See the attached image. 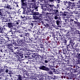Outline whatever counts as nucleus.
<instances>
[{"mask_svg":"<svg viewBox=\"0 0 80 80\" xmlns=\"http://www.w3.org/2000/svg\"><path fill=\"white\" fill-rule=\"evenodd\" d=\"M42 14H40V17L41 18H44V20L45 21V23L46 24H44L43 25L45 27H50V20L48 19L47 18V16L49 17V13L47 12H44L42 11Z\"/></svg>","mask_w":80,"mask_h":80,"instance_id":"obj_1","label":"nucleus"},{"mask_svg":"<svg viewBox=\"0 0 80 80\" xmlns=\"http://www.w3.org/2000/svg\"><path fill=\"white\" fill-rule=\"evenodd\" d=\"M76 58H80V54H79L78 53H77L76 55Z\"/></svg>","mask_w":80,"mask_h":80,"instance_id":"obj_63","label":"nucleus"},{"mask_svg":"<svg viewBox=\"0 0 80 80\" xmlns=\"http://www.w3.org/2000/svg\"><path fill=\"white\" fill-rule=\"evenodd\" d=\"M46 71H47L49 75H53V71L52 70L50 69L49 68H48Z\"/></svg>","mask_w":80,"mask_h":80,"instance_id":"obj_23","label":"nucleus"},{"mask_svg":"<svg viewBox=\"0 0 80 80\" xmlns=\"http://www.w3.org/2000/svg\"><path fill=\"white\" fill-rule=\"evenodd\" d=\"M32 14L33 15H35V16H37L38 17L40 16V14L38 12H35L33 13H32Z\"/></svg>","mask_w":80,"mask_h":80,"instance_id":"obj_32","label":"nucleus"},{"mask_svg":"<svg viewBox=\"0 0 80 80\" xmlns=\"http://www.w3.org/2000/svg\"><path fill=\"white\" fill-rule=\"evenodd\" d=\"M16 24H17V25H18V24H21V21L20 20H17V21H16Z\"/></svg>","mask_w":80,"mask_h":80,"instance_id":"obj_54","label":"nucleus"},{"mask_svg":"<svg viewBox=\"0 0 80 80\" xmlns=\"http://www.w3.org/2000/svg\"><path fill=\"white\" fill-rule=\"evenodd\" d=\"M56 40H57L58 41H59L60 42H61V41H63V38H62V37H56Z\"/></svg>","mask_w":80,"mask_h":80,"instance_id":"obj_29","label":"nucleus"},{"mask_svg":"<svg viewBox=\"0 0 80 80\" xmlns=\"http://www.w3.org/2000/svg\"><path fill=\"white\" fill-rule=\"evenodd\" d=\"M30 55V53L28 52H25L24 54H23L24 58H28L29 57V55Z\"/></svg>","mask_w":80,"mask_h":80,"instance_id":"obj_26","label":"nucleus"},{"mask_svg":"<svg viewBox=\"0 0 80 80\" xmlns=\"http://www.w3.org/2000/svg\"><path fill=\"white\" fill-rule=\"evenodd\" d=\"M19 38L20 40H22V41L23 42V41H25V37H24V36L22 37H20Z\"/></svg>","mask_w":80,"mask_h":80,"instance_id":"obj_53","label":"nucleus"},{"mask_svg":"<svg viewBox=\"0 0 80 80\" xmlns=\"http://www.w3.org/2000/svg\"><path fill=\"white\" fill-rule=\"evenodd\" d=\"M60 32L61 33H62V32H63L64 33H66V35H67V36H68L69 35V34L68 33H70V32H69L67 30H65V29H61L60 30Z\"/></svg>","mask_w":80,"mask_h":80,"instance_id":"obj_18","label":"nucleus"},{"mask_svg":"<svg viewBox=\"0 0 80 80\" xmlns=\"http://www.w3.org/2000/svg\"><path fill=\"white\" fill-rule=\"evenodd\" d=\"M31 46L32 48H38V45H37V44H33L31 45Z\"/></svg>","mask_w":80,"mask_h":80,"instance_id":"obj_46","label":"nucleus"},{"mask_svg":"<svg viewBox=\"0 0 80 80\" xmlns=\"http://www.w3.org/2000/svg\"><path fill=\"white\" fill-rule=\"evenodd\" d=\"M78 64H80V60H78L76 61V65H78Z\"/></svg>","mask_w":80,"mask_h":80,"instance_id":"obj_60","label":"nucleus"},{"mask_svg":"<svg viewBox=\"0 0 80 80\" xmlns=\"http://www.w3.org/2000/svg\"><path fill=\"white\" fill-rule=\"evenodd\" d=\"M6 24L7 25V26L8 28L11 29L12 28H13V23L11 22H8L7 23H6Z\"/></svg>","mask_w":80,"mask_h":80,"instance_id":"obj_14","label":"nucleus"},{"mask_svg":"<svg viewBox=\"0 0 80 80\" xmlns=\"http://www.w3.org/2000/svg\"><path fill=\"white\" fill-rule=\"evenodd\" d=\"M25 35L26 37H29V33L28 32H25L24 33V36H25Z\"/></svg>","mask_w":80,"mask_h":80,"instance_id":"obj_61","label":"nucleus"},{"mask_svg":"<svg viewBox=\"0 0 80 80\" xmlns=\"http://www.w3.org/2000/svg\"><path fill=\"white\" fill-rule=\"evenodd\" d=\"M68 41H69V43H70V44H72L73 43V41H72V39L70 38H68Z\"/></svg>","mask_w":80,"mask_h":80,"instance_id":"obj_51","label":"nucleus"},{"mask_svg":"<svg viewBox=\"0 0 80 80\" xmlns=\"http://www.w3.org/2000/svg\"><path fill=\"white\" fill-rule=\"evenodd\" d=\"M58 8H60V4H57L56 5L55 8H54L53 9L52 12V14L54 15V18L55 20H61L60 18L59 17V11H58Z\"/></svg>","mask_w":80,"mask_h":80,"instance_id":"obj_3","label":"nucleus"},{"mask_svg":"<svg viewBox=\"0 0 80 80\" xmlns=\"http://www.w3.org/2000/svg\"><path fill=\"white\" fill-rule=\"evenodd\" d=\"M12 39L14 42H17L18 39V37H13Z\"/></svg>","mask_w":80,"mask_h":80,"instance_id":"obj_55","label":"nucleus"},{"mask_svg":"<svg viewBox=\"0 0 80 80\" xmlns=\"http://www.w3.org/2000/svg\"><path fill=\"white\" fill-rule=\"evenodd\" d=\"M3 70L6 73H8V74L9 75L12 74L13 73L11 71L10 69L7 66H4Z\"/></svg>","mask_w":80,"mask_h":80,"instance_id":"obj_6","label":"nucleus"},{"mask_svg":"<svg viewBox=\"0 0 80 80\" xmlns=\"http://www.w3.org/2000/svg\"><path fill=\"white\" fill-rule=\"evenodd\" d=\"M80 18V17L79 16V15L78 16H75L74 17V19L76 20V21H77V22H78V18Z\"/></svg>","mask_w":80,"mask_h":80,"instance_id":"obj_45","label":"nucleus"},{"mask_svg":"<svg viewBox=\"0 0 80 80\" xmlns=\"http://www.w3.org/2000/svg\"><path fill=\"white\" fill-rule=\"evenodd\" d=\"M69 66H70L71 67H73V68H75L76 67V69L77 70H78V71H79L80 70V67H79V66H78V65H75L74 64H70V65H69Z\"/></svg>","mask_w":80,"mask_h":80,"instance_id":"obj_17","label":"nucleus"},{"mask_svg":"<svg viewBox=\"0 0 80 80\" xmlns=\"http://www.w3.org/2000/svg\"><path fill=\"white\" fill-rule=\"evenodd\" d=\"M30 3L28 2H22L21 6V8L23 9L22 14L29 15H30V11L29 10H26L27 8H30Z\"/></svg>","mask_w":80,"mask_h":80,"instance_id":"obj_2","label":"nucleus"},{"mask_svg":"<svg viewBox=\"0 0 80 80\" xmlns=\"http://www.w3.org/2000/svg\"><path fill=\"white\" fill-rule=\"evenodd\" d=\"M40 31L39 30L38 32L37 33V34L38 35H36L35 34H34V36L35 38V39L36 40H37L36 41L37 42L38 41V39L39 40V39L38 38H39V37L40 36H41V32H40Z\"/></svg>","mask_w":80,"mask_h":80,"instance_id":"obj_8","label":"nucleus"},{"mask_svg":"<svg viewBox=\"0 0 80 80\" xmlns=\"http://www.w3.org/2000/svg\"><path fill=\"white\" fill-rule=\"evenodd\" d=\"M42 77H40L37 78H36V79L38 80H43V79H46L47 78H46V76H47V75L45 74H42Z\"/></svg>","mask_w":80,"mask_h":80,"instance_id":"obj_11","label":"nucleus"},{"mask_svg":"<svg viewBox=\"0 0 80 80\" xmlns=\"http://www.w3.org/2000/svg\"><path fill=\"white\" fill-rule=\"evenodd\" d=\"M25 2L27 3V2H28L27 1V0H21V6H22V5L23 2L25 3Z\"/></svg>","mask_w":80,"mask_h":80,"instance_id":"obj_48","label":"nucleus"},{"mask_svg":"<svg viewBox=\"0 0 80 80\" xmlns=\"http://www.w3.org/2000/svg\"><path fill=\"white\" fill-rule=\"evenodd\" d=\"M49 36H50V37H52L54 40L55 39V38H56V37H55V34L54 32H52L51 33L50 35Z\"/></svg>","mask_w":80,"mask_h":80,"instance_id":"obj_40","label":"nucleus"},{"mask_svg":"<svg viewBox=\"0 0 80 80\" xmlns=\"http://www.w3.org/2000/svg\"><path fill=\"white\" fill-rule=\"evenodd\" d=\"M32 45V41L30 42H28L26 43V46L28 47V48H30V47H31Z\"/></svg>","mask_w":80,"mask_h":80,"instance_id":"obj_33","label":"nucleus"},{"mask_svg":"<svg viewBox=\"0 0 80 80\" xmlns=\"http://www.w3.org/2000/svg\"><path fill=\"white\" fill-rule=\"evenodd\" d=\"M68 79H72V80H73V78L74 77V76L72 74H71L69 75L68 76Z\"/></svg>","mask_w":80,"mask_h":80,"instance_id":"obj_39","label":"nucleus"},{"mask_svg":"<svg viewBox=\"0 0 80 80\" xmlns=\"http://www.w3.org/2000/svg\"><path fill=\"white\" fill-rule=\"evenodd\" d=\"M48 68L46 67V66L44 65H41L39 67V69L42 70H44L45 71H47Z\"/></svg>","mask_w":80,"mask_h":80,"instance_id":"obj_15","label":"nucleus"},{"mask_svg":"<svg viewBox=\"0 0 80 80\" xmlns=\"http://www.w3.org/2000/svg\"><path fill=\"white\" fill-rule=\"evenodd\" d=\"M21 17L22 20L23 21H26L27 20H29L30 18L28 17H25V16L24 17H22V16H21Z\"/></svg>","mask_w":80,"mask_h":80,"instance_id":"obj_24","label":"nucleus"},{"mask_svg":"<svg viewBox=\"0 0 80 80\" xmlns=\"http://www.w3.org/2000/svg\"><path fill=\"white\" fill-rule=\"evenodd\" d=\"M13 55H16V56H15L14 58V61H16V62H18V61H20V57H19L17 55L16 53H14Z\"/></svg>","mask_w":80,"mask_h":80,"instance_id":"obj_16","label":"nucleus"},{"mask_svg":"<svg viewBox=\"0 0 80 80\" xmlns=\"http://www.w3.org/2000/svg\"><path fill=\"white\" fill-rule=\"evenodd\" d=\"M22 50H23V51H26L27 50V49L26 48L23 47L22 48Z\"/></svg>","mask_w":80,"mask_h":80,"instance_id":"obj_64","label":"nucleus"},{"mask_svg":"<svg viewBox=\"0 0 80 80\" xmlns=\"http://www.w3.org/2000/svg\"><path fill=\"white\" fill-rule=\"evenodd\" d=\"M63 43L64 44V45H67V40L66 39H64L63 40Z\"/></svg>","mask_w":80,"mask_h":80,"instance_id":"obj_58","label":"nucleus"},{"mask_svg":"<svg viewBox=\"0 0 80 80\" xmlns=\"http://www.w3.org/2000/svg\"><path fill=\"white\" fill-rule=\"evenodd\" d=\"M9 32H11L12 35L14 36L15 34V33H17V28H13L11 29V30L9 31Z\"/></svg>","mask_w":80,"mask_h":80,"instance_id":"obj_12","label":"nucleus"},{"mask_svg":"<svg viewBox=\"0 0 80 80\" xmlns=\"http://www.w3.org/2000/svg\"><path fill=\"white\" fill-rule=\"evenodd\" d=\"M5 5L6 6L4 7V8H6L7 9H8V10H12V7H11L10 5L8 4H5Z\"/></svg>","mask_w":80,"mask_h":80,"instance_id":"obj_22","label":"nucleus"},{"mask_svg":"<svg viewBox=\"0 0 80 80\" xmlns=\"http://www.w3.org/2000/svg\"><path fill=\"white\" fill-rule=\"evenodd\" d=\"M51 61V59L50 58H49L48 59L45 60L44 61H42V63H48V62H50V61Z\"/></svg>","mask_w":80,"mask_h":80,"instance_id":"obj_25","label":"nucleus"},{"mask_svg":"<svg viewBox=\"0 0 80 80\" xmlns=\"http://www.w3.org/2000/svg\"><path fill=\"white\" fill-rule=\"evenodd\" d=\"M31 40L30 39V38H27L26 39H25L24 41V42H31Z\"/></svg>","mask_w":80,"mask_h":80,"instance_id":"obj_52","label":"nucleus"},{"mask_svg":"<svg viewBox=\"0 0 80 80\" xmlns=\"http://www.w3.org/2000/svg\"><path fill=\"white\" fill-rule=\"evenodd\" d=\"M34 20H38V19H39V18H41L40 16H34L33 18Z\"/></svg>","mask_w":80,"mask_h":80,"instance_id":"obj_43","label":"nucleus"},{"mask_svg":"<svg viewBox=\"0 0 80 80\" xmlns=\"http://www.w3.org/2000/svg\"><path fill=\"white\" fill-rule=\"evenodd\" d=\"M6 46L8 48H11L12 46V43H8L6 44Z\"/></svg>","mask_w":80,"mask_h":80,"instance_id":"obj_50","label":"nucleus"},{"mask_svg":"<svg viewBox=\"0 0 80 80\" xmlns=\"http://www.w3.org/2000/svg\"><path fill=\"white\" fill-rule=\"evenodd\" d=\"M31 57H31L32 58H35V59L37 58V57L38 56V55H37V54L36 53H34V54H32L31 55Z\"/></svg>","mask_w":80,"mask_h":80,"instance_id":"obj_42","label":"nucleus"},{"mask_svg":"<svg viewBox=\"0 0 80 80\" xmlns=\"http://www.w3.org/2000/svg\"><path fill=\"white\" fill-rule=\"evenodd\" d=\"M70 24H71V22H66V23H64V25L66 26V27L68 28V27H70Z\"/></svg>","mask_w":80,"mask_h":80,"instance_id":"obj_38","label":"nucleus"},{"mask_svg":"<svg viewBox=\"0 0 80 80\" xmlns=\"http://www.w3.org/2000/svg\"><path fill=\"white\" fill-rule=\"evenodd\" d=\"M16 77L18 78L17 80H22V77L20 74L15 75Z\"/></svg>","mask_w":80,"mask_h":80,"instance_id":"obj_27","label":"nucleus"},{"mask_svg":"<svg viewBox=\"0 0 80 80\" xmlns=\"http://www.w3.org/2000/svg\"><path fill=\"white\" fill-rule=\"evenodd\" d=\"M6 15H9L10 17H11V13L9 12L8 11H6Z\"/></svg>","mask_w":80,"mask_h":80,"instance_id":"obj_59","label":"nucleus"},{"mask_svg":"<svg viewBox=\"0 0 80 80\" xmlns=\"http://www.w3.org/2000/svg\"><path fill=\"white\" fill-rule=\"evenodd\" d=\"M3 28H1L0 26V33H3ZM0 38H1V36L0 35Z\"/></svg>","mask_w":80,"mask_h":80,"instance_id":"obj_56","label":"nucleus"},{"mask_svg":"<svg viewBox=\"0 0 80 80\" xmlns=\"http://www.w3.org/2000/svg\"><path fill=\"white\" fill-rule=\"evenodd\" d=\"M3 9H0V15L1 16H3Z\"/></svg>","mask_w":80,"mask_h":80,"instance_id":"obj_49","label":"nucleus"},{"mask_svg":"<svg viewBox=\"0 0 80 80\" xmlns=\"http://www.w3.org/2000/svg\"><path fill=\"white\" fill-rule=\"evenodd\" d=\"M53 43H54L56 44H57L58 45H60V42L59 41H57V40H56L55 39L54 40V41H52L51 42V44H53Z\"/></svg>","mask_w":80,"mask_h":80,"instance_id":"obj_36","label":"nucleus"},{"mask_svg":"<svg viewBox=\"0 0 80 80\" xmlns=\"http://www.w3.org/2000/svg\"><path fill=\"white\" fill-rule=\"evenodd\" d=\"M53 72H54V73H55L56 74H60V72H59L58 69H57L56 70L55 69L54 71H53Z\"/></svg>","mask_w":80,"mask_h":80,"instance_id":"obj_44","label":"nucleus"},{"mask_svg":"<svg viewBox=\"0 0 80 80\" xmlns=\"http://www.w3.org/2000/svg\"><path fill=\"white\" fill-rule=\"evenodd\" d=\"M19 55L21 58H24L23 57V54L22 53H20L19 54Z\"/></svg>","mask_w":80,"mask_h":80,"instance_id":"obj_62","label":"nucleus"},{"mask_svg":"<svg viewBox=\"0 0 80 80\" xmlns=\"http://www.w3.org/2000/svg\"><path fill=\"white\" fill-rule=\"evenodd\" d=\"M76 53L74 52L72 53V52H70L69 53V55L71 57V58L72 59L73 58H76Z\"/></svg>","mask_w":80,"mask_h":80,"instance_id":"obj_13","label":"nucleus"},{"mask_svg":"<svg viewBox=\"0 0 80 80\" xmlns=\"http://www.w3.org/2000/svg\"><path fill=\"white\" fill-rule=\"evenodd\" d=\"M13 51H14L13 49L12 48V47L11 48H9L8 49H6L5 50V52H7V53H9V52H12V53H13L14 52Z\"/></svg>","mask_w":80,"mask_h":80,"instance_id":"obj_19","label":"nucleus"},{"mask_svg":"<svg viewBox=\"0 0 80 80\" xmlns=\"http://www.w3.org/2000/svg\"><path fill=\"white\" fill-rule=\"evenodd\" d=\"M49 17L50 18L48 19V20H50V23H51V22H52V19L53 18V15H51V14L49 13Z\"/></svg>","mask_w":80,"mask_h":80,"instance_id":"obj_35","label":"nucleus"},{"mask_svg":"<svg viewBox=\"0 0 80 80\" xmlns=\"http://www.w3.org/2000/svg\"><path fill=\"white\" fill-rule=\"evenodd\" d=\"M70 63L68 62V61H66V63H64L63 62L62 63V68H67V67H69Z\"/></svg>","mask_w":80,"mask_h":80,"instance_id":"obj_9","label":"nucleus"},{"mask_svg":"<svg viewBox=\"0 0 80 80\" xmlns=\"http://www.w3.org/2000/svg\"><path fill=\"white\" fill-rule=\"evenodd\" d=\"M57 50V49H56L55 47H53V51H54L55 52H52V53L54 56V58L55 60H58V59L61 62V61L62 60V58H62V55H61V58H59V56L58 55H57V54L59 53L60 52V50H59L58 49V50Z\"/></svg>","mask_w":80,"mask_h":80,"instance_id":"obj_5","label":"nucleus"},{"mask_svg":"<svg viewBox=\"0 0 80 80\" xmlns=\"http://www.w3.org/2000/svg\"><path fill=\"white\" fill-rule=\"evenodd\" d=\"M38 7V5H36L35 3L33 4L32 6V8H35V9H37Z\"/></svg>","mask_w":80,"mask_h":80,"instance_id":"obj_37","label":"nucleus"},{"mask_svg":"<svg viewBox=\"0 0 80 80\" xmlns=\"http://www.w3.org/2000/svg\"><path fill=\"white\" fill-rule=\"evenodd\" d=\"M65 69H66L67 70H68L69 72H70L72 68H68V67H67Z\"/></svg>","mask_w":80,"mask_h":80,"instance_id":"obj_57","label":"nucleus"},{"mask_svg":"<svg viewBox=\"0 0 80 80\" xmlns=\"http://www.w3.org/2000/svg\"><path fill=\"white\" fill-rule=\"evenodd\" d=\"M50 63H51L52 64V66H55L56 65V63H55V61L53 60H51Z\"/></svg>","mask_w":80,"mask_h":80,"instance_id":"obj_47","label":"nucleus"},{"mask_svg":"<svg viewBox=\"0 0 80 80\" xmlns=\"http://www.w3.org/2000/svg\"><path fill=\"white\" fill-rule=\"evenodd\" d=\"M45 5L42 7L41 9H42L43 11H45V12H47V11H49L50 12L52 10L53 11V9L54 8H55L56 6H54V5H51L49 4L47 5V3H44Z\"/></svg>","mask_w":80,"mask_h":80,"instance_id":"obj_4","label":"nucleus"},{"mask_svg":"<svg viewBox=\"0 0 80 80\" xmlns=\"http://www.w3.org/2000/svg\"><path fill=\"white\" fill-rule=\"evenodd\" d=\"M68 7H74V6H75V3L74 2L72 3L70 2H68Z\"/></svg>","mask_w":80,"mask_h":80,"instance_id":"obj_20","label":"nucleus"},{"mask_svg":"<svg viewBox=\"0 0 80 80\" xmlns=\"http://www.w3.org/2000/svg\"><path fill=\"white\" fill-rule=\"evenodd\" d=\"M77 70L75 68H72L71 70V71H70V73H75V72H77Z\"/></svg>","mask_w":80,"mask_h":80,"instance_id":"obj_31","label":"nucleus"},{"mask_svg":"<svg viewBox=\"0 0 80 80\" xmlns=\"http://www.w3.org/2000/svg\"><path fill=\"white\" fill-rule=\"evenodd\" d=\"M55 66L49 65V69H50V70H52L53 72H55Z\"/></svg>","mask_w":80,"mask_h":80,"instance_id":"obj_28","label":"nucleus"},{"mask_svg":"<svg viewBox=\"0 0 80 80\" xmlns=\"http://www.w3.org/2000/svg\"><path fill=\"white\" fill-rule=\"evenodd\" d=\"M78 43H73L71 44V45L72 48H73V47L76 48V47H77L78 46Z\"/></svg>","mask_w":80,"mask_h":80,"instance_id":"obj_30","label":"nucleus"},{"mask_svg":"<svg viewBox=\"0 0 80 80\" xmlns=\"http://www.w3.org/2000/svg\"><path fill=\"white\" fill-rule=\"evenodd\" d=\"M59 20H57L56 21V23L58 27H61V26H60V25H61L60 21H59Z\"/></svg>","mask_w":80,"mask_h":80,"instance_id":"obj_34","label":"nucleus"},{"mask_svg":"<svg viewBox=\"0 0 80 80\" xmlns=\"http://www.w3.org/2000/svg\"><path fill=\"white\" fill-rule=\"evenodd\" d=\"M65 57H66V59H67L68 61V60H72L71 57H70V55H69L68 56L65 55Z\"/></svg>","mask_w":80,"mask_h":80,"instance_id":"obj_41","label":"nucleus"},{"mask_svg":"<svg viewBox=\"0 0 80 80\" xmlns=\"http://www.w3.org/2000/svg\"><path fill=\"white\" fill-rule=\"evenodd\" d=\"M23 41L22 40L20 39L19 38L17 40V42H16V44L18 45V46H19L20 47H22L23 45H22Z\"/></svg>","mask_w":80,"mask_h":80,"instance_id":"obj_10","label":"nucleus"},{"mask_svg":"<svg viewBox=\"0 0 80 80\" xmlns=\"http://www.w3.org/2000/svg\"><path fill=\"white\" fill-rule=\"evenodd\" d=\"M68 12L65 11V9L62 8V11L59 12V15L61 17H66L67 15L68 14Z\"/></svg>","mask_w":80,"mask_h":80,"instance_id":"obj_7","label":"nucleus"},{"mask_svg":"<svg viewBox=\"0 0 80 80\" xmlns=\"http://www.w3.org/2000/svg\"><path fill=\"white\" fill-rule=\"evenodd\" d=\"M42 57L40 55H38L35 59L37 62H40V61L42 60Z\"/></svg>","mask_w":80,"mask_h":80,"instance_id":"obj_21","label":"nucleus"}]
</instances>
